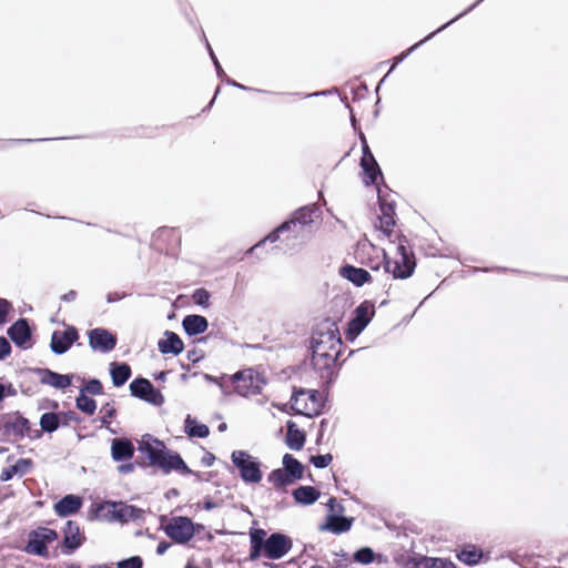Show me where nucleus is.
I'll return each instance as SVG.
<instances>
[{"instance_id": "1", "label": "nucleus", "mask_w": 568, "mask_h": 568, "mask_svg": "<svg viewBox=\"0 0 568 568\" xmlns=\"http://www.w3.org/2000/svg\"><path fill=\"white\" fill-rule=\"evenodd\" d=\"M139 449L146 455L152 465L159 466L165 473L174 469L183 474H192L179 454L168 452L164 444L151 435L142 437Z\"/></svg>"}, {"instance_id": "2", "label": "nucleus", "mask_w": 568, "mask_h": 568, "mask_svg": "<svg viewBox=\"0 0 568 568\" xmlns=\"http://www.w3.org/2000/svg\"><path fill=\"white\" fill-rule=\"evenodd\" d=\"M395 252L393 256H388L383 250L385 271L390 273L394 278H408L414 273L416 263L413 253L406 246V240L399 237L398 243L390 241Z\"/></svg>"}, {"instance_id": "3", "label": "nucleus", "mask_w": 568, "mask_h": 568, "mask_svg": "<svg viewBox=\"0 0 568 568\" xmlns=\"http://www.w3.org/2000/svg\"><path fill=\"white\" fill-rule=\"evenodd\" d=\"M341 337L334 323L327 322L324 328H318L312 336V353L323 355L324 352H339Z\"/></svg>"}, {"instance_id": "4", "label": "nucleus", "mask_w": 568, "mask_h": 568, "mask_svg": "<svg viewBox=\"0 0 568 568\" xmlns=\"http://www.w3.org/2000/svg\"><path fill=\"white\" fill-rule=\"evenodd\" d=\"M232 462L240 470V476L245 483L256 484L262 480L260 462L244 450H234Z\"/></svg>"}, {"instance_id": "5", "label": "nucleus", "mask_w": 568, "mask_h": 568, "mask_svg": "<svg viewBox=\"0 0 568 568\" xmlns=\"http://www.w3.org/2000/svg\"><path fill=\"white\" fill-rule=\"evenodd\" d=\"M235 392L241 396H252L258 394L264 384L260 375L253 369H244L231 376Z\"/></svg>"}, {"instance_id": "6", "label": "nucleus", "mask_w": 568, "mask_h": 568, "mask_svg": "<svg viewBox=\"0 0 568 568\" xmlns=\"http://www.w3.org/2000/svg\"><path fill=\"white\" fill-rule=\"evenodd\" d=\"M131 394L154 406H161L164 403V396L146 378H135L130 384Z\"/></svg>"}, {"instance_id": "7", "label": "nucleus", "mask_w": 568, "mask_h": 568, "mask_svg": "<svg viewBox=\"0 0 568 568\" xmlns=\"http://www.w3.org/2000/svg\"><path fill=\"white\" fill-rule=\"evenodd\" d=\"M165 532L174 541L185 544L194 536V528L189 518L176 517L166 526Z\"/></svg>"}, {"instance_id": "8", "label": "nucleus", "mask_w": 568, "mask_h": 568, "mask_svg": "<svg viewBox=\"0 0 568 568\" xmlns=\"http://www.w3.org/2000/svg\"><path fill=\"white\" fill-rule=\"evenodd\" d=\"M318 394L315 390H297L292 396V407L300 414L312 415L317 412Z\"/></svg>"}, {"instance_id": "9", "label": "nucleus", "mask_w": 568, "mask_h": 568, "mask_svg": "<svg viewBox=\"0 0 568 568\" xmlns=\"http://www.w3.org/2000/svg\"><path fill=\"white\" fill-rule=\"evenodd\" d=\"M292 548V540L283 534H272L265 540L264 555L268 559H281Z\"/></svg>"}, {"instance_id": "10", "label": "nucleus", "mask_w": 568, "mask_h": 568, "mask_svg": "<svg viewBox=\"0 0 568 568\" xmlns=\"http://www.w3.org/2000/svg\"><path fill=\"white\" fill-rule=\"evenodd\" d=\"M78 338L79 333L74 326H68L64 331H54L51 336L50 348L57 355L64 354Z\"/></svg>"}, {"instance_id": "11", "label": "nucleus", "mask_w": 568, "mask_h": 568, "mask_svg": "<svg viewBox=\"0 0 568 568\" xmlns=\"http://www.w3.org/2000/svg\"><path fill=\"white\" fill-rule=\"evenodd\" d=\"M101 510L109 520L128 521L135 518L138 509L124 503L108 501L101 506Z\"/></svg>"}, {"instance_id": "12", "label": "nucleus", "mask_w": 568, "mask_h": 568, "mask_svg": "<svg viewBox=\"0 0 568 568\" xmlns=\"http://www.w3.org/2000/svg\"><path fill=\"white\" fill-rule=\"evenodd\" d=\"M375 314V307L369 302H364L355 310V315L348 324V332L354 335L361 334L368 325Z\"/></svg>"}, {"instance_id": "13", "label": "nucleus", "mask_w": 568, "mask_h": 568, "mask_svg": "<svg viewBox=\"0 0 568 568\" xmlns=\"http://www.w3.org/2000/svg\"><path fill=\"white\" fill-rule=\"evenodd\" d=\"M89 345L94 351L108 353L115 347L116 337L105 328H94L89 332Z\"/></svg>"}, {"instance_id": "14", "label": "nucleus", "mask_w": 568, "mask_h": 568, "mask_svg": "<svg viewBox=\"0 0 568 568\" xmlns=\"http://www.w3.org/2000/svg\"><path fill=\"white\" fill-rule=\"evenodd\" d=\"M316 212L317 207L315 206L301 207L297 211H295L291 220L281 224V230H292V232L300 233V227L313 223Z\"/></svg>"}, {"instance_id": "15", "label": "nucleus", "mask_w": 568, "mask_h": 568, "mask_svg": "<svg viewBox=\"0 0 568 568\" xmlns=\"http://www.w3.org/2000/svg\"><path fill=\"white\" fill-rule=\"evenodd\" d=\"M63 552L67 555L77 550L84 541V536L77 523L68 520L63 530Z\"/></svg>"}, {"instance_id": "16", "label": "nucleus", "mask_w": 568, "mask_h": 568, "mask_svg": "<svg viewBox=\"0 0 568 568\" xmlns=\"http://www.w3.org/2000/svg\"><path fill=\"white\" fill-rule=\"evenodd\" d=\"M8 427L14 436H27L30 439H38L41 437V430L32 429L30 422L21 415H16L8 423Z\"/></svg>"}, {"instance_id": "17", "label": "nucleus", "mask_w": 568, "mask_h": 568, "mask_svg": "<svg viewBox=\"0 0 568 568\" xmlns=\"http://www.w3.org/2000/svg\"><path fill=\"white\" fill-rule=\"evenodd\" d=\"M8 335L12 342L22 348H28L29 341L31 338V331L27 320L20 318L9 329Z\"/></svg>"}, {"instance_id": "18", "label": "nucleus", "mask_w": 568, "mask_h": 568, "mask_svg": "<svg viewBox=\"0 0 568 568\" xmlns=\"http://www.w3.org/2000/svg\"><path fill=\"white\" fill-rule=\"evenodd\" d=\"M40 376L41 384L50 385L57 389H64L71 385L72 376L71 375H62L55 372H52L48 368H41L38 371Z\"/></svg>"}, {"instance_id": "19", "label": "nucleus", "mask_w": 568, "mask_h": 568, "mask_svg": "<svg viewBox=\"0 0 568 568\" xmlns=\"http://www.w3.org/2000/svg\"><path fill=\"white\" fill-rule=\"evenodd\" d=\"M82 507V498L77 495H67L54 504V511L60 517L75 514Z\"/></svg>"}, {"instance_id": "20", "label": "nucleus", "mask_w": 568, "mask_h": 568, "mask_svg": "<svg viewBox=\"0 0 568 568\" xmlns=\"http://www.w3.org/2000/svg\"><path fill=\"white\" fill-rule=\"evenodd\" d=\"M158 347L162 354L179 355L183 351L184 344L178 334L166 331L164 338L159 341Z\"/></svg>"}, {"instance_id": "21", "label": "nucleus", "mask_w": 568, "mask_h": 568, "mask_svg": "<svg viewBox=\"0 0 568 568\" xmlns=\"http://www.w3.org/2000/svg\"><path fill=\"white\" fill-rule=\"evenodd\" d=\"M134 454L132 443L126 438H114L111 442V456L115 462L131 459Z\"/></svg>"}, {"instance_id": "22", "label": "nucleus", "mask_w": 568, "mask_h": 568, "mask_svg": "<svg viewBox=\"0 0 568 568\" xmlns=\"http://www.w3.org/2000/svg\"><path fill=\"white\" fill-rule=\"evenodd\" d=\"M32 460L29 458H20L16 462V464L8 466L1 470L0 480L8 481L14 475L23 476L28 474L32 468Z\"/></svg>"}, {"instance_id": "23", "label": "nucleus", "mask_w": 568, "mask_h": 568, "mask_svg": "<svg viewBox=\"0 0 568 568\" xmlns=\"http://www.w3.org/2000/svg\"><path fill=\"white\" fill-rule=\"evenodd\" d=\"M339 274L342 277L348 280L356 286H362L363 284L371 281V274L366 270L352 265H345L341 267Z\"/></svg>"}, {"instance_id": "24", "label": "nucleus", "mask_w": 568, "mask_h": 568, "mask_svg": "<svg viewBox=\"0 0 568 568\" xmlns=\"http://www.w3.org/2000/svg\"><path fill=\"white\" fill-rule=\"evenodd\" d=\"M361 165L366 174V184H375L379 175H382L381 169L372 154L371 151L364 152L361 159Z\"/></svg>"}, {"instance_id": "25", "label": "nucleus", "mask_w": 568, "mask_h": 568, "mask_svg": "<svg viewBox=\"0 0 568 568\" xmlns=\"http://www.w3.org/2000/svg\"><path fill=\"white\" fill-rule=\"evenodd\" d=\"M183 328L189 335H197L206 331L209 323L204 316L187 315L182 322Z\"/></svg>"}, {"instance_id": "26", "label": "nucleus", "mask_w": 568, "mask_h": 568, "mask_svg": "<svg viewBox=\"0 0 568 568\" xmlns=\"http://www.w3.org/2000/svg\"><path fill=\"white\" fill-rule=\"evenodd\" d=\"M286 427V445L293 450L302 449L305 443V434L292 420L287 422Z\"/></svg>"}, {"instance_id": "27", "label": "nucleus", "mask_w": 568, "mask_h": 568, "mask_svg": "<svg viewBox=\"0 0 568 568\" xmlns=\"http://www.w3.org/2000/svg\"><path fill=\"white\" fill-rule=\"evenodd\" d=\"M483 0H478L477 2H475L473 6H470L467 10H465L464 12L459 13L457 17H455L454 19H452L450 21H448L446 24H444L443 27H440L439 29H437L435 32H432L429 36H427L424 40L419 41L418 43L414 44L413 47H410L406 52L402 53L400 55L396 57L394 59V63L390 68V71L399 63L402 62L410 52H413L419 44L424 43L425 41H427L428 39H430L435 33L444 30L447 26H449L450 23L455 22L456 20H458L460 17L465 16L466 13H468L469 11H471L479 2H481Z\"/></svg>"}, {"instance_id": "28", "label": "nucleus", "mask_w": 568, "mask_h": 568, "mask_svg": "<svg viewBox=\"0 0 568 568\" xmlns=\"http://www.w3.org/2000/svg\"><path fill=\"white\" fill-rule=\"evenodd\" d=\"M293 497L298 504L312 505L318 499L320 491L312 486H301L293 491Z\"/></svg>"}, {"instance_id": "29", "label": "nucleus", "mask_w": 568, "mask_h": 568, "mask_svg": "<svg viewBox=\"0 0 568 568\" xmlns=\"http://www.w3.org/2000/svg\"><path fill=\"white\" fill-rule=\"evenodd\" d=\"M394 225L395 220L392 207L385 209L382 206V215L378 216V224L375 226L383 233L384 236L390 237Z\"/></svg>"}, {"instance_id": "30", "label": "nucleus", "mask_w": 568, "mask_h": 568, "mask_svg": "<svg viewBox=\"0 0 568 568\" xmlns=\"http://www.w3.org/2000/svg\"><path fill=\"white\" fill-rule=\"evenodd\" d=\"M110 374L112 377L113 385L119 387L126 383V381L131 376V368L128 364H116L112 363L110 368Z\"/></svg>"}, {"instance_id": "31", "label": "nucleus", "mask_w": 568, "mask_h": 568, "mask_svg": "<svg viewBox=\"0 0 568 568\" xmlns=\"http://www.w3.org/2000/svg\"><path fill=\"white\" fill-rule=\"evenodd\" d=\"M352 520L345 517L338 516H328L327 523L322 527V529L333 531L335 534L345 532L351 529Z\"/></svg>"}, {"instance_id": "32", "label": "nucleus", "mask_w": 568, "mask_h": 568, "mask_svg": "<svg viewBox=\"0 0 568 568\" xmlns=\"http://www.w3.org/2000/svg\"><path fill=\"white\" fill-rule=\"evenodd\" d=\"M24 549L28 554L37 555L40 557H48L49 555L47 545L43 542V540L36 537V530H32L29 534L28 542Z\"/></svg>"}, {"instance_id": "33", "label": "nucleus", "mask_w": 568, "mask_h": 568, "mask_svg": "<svg viewBox=\"0 0 568 568\" xmlns=\"http://www.w3.org/2000/svg\"><path fill=\"white\" fill-rule=\"evenodd\" d=\"M338 352H324L323 355L312 353V363L315 369H331L336 361Z\"/></svg>"}, {"instance_id": "34", "label": "nucleus", "mask_w": 568, "mask_h": 568, "mask_svg": "<svg viewBox=\"0 0 568 568\" xmlns=\"http://www.w3.org/2000/svg\"><path fill=\"white\" fill-rule=\"evenodd\" d=\"M283 468L296 480L303 477V465L291 454L283 456Z\"/></svg>"}, {"instance_id": "35", "label": "nucleus", "mask_w": 568, "mask_h": 568, "mask_svg": "<svg viewBox=\"0 0 568 568\" xmlns=\"http://www.w3.org/2000/svg\"><path fill=\"white\" fill-rule=\"evenodd\" d=\"M457 557L466 565L474 566L480 561L483 551L475 546H467L457 555Z\"/></svg>"}, {"instance_id": "36", "label": "nucleus", "mask_w": 568, "mask_h": 568, "mask_svg": "<svg viewBox=\"0 0 568 568\" xmlns=\"http://www.w3.org/2000/svg\"><path fill=\"white\" fill-rule=\"evenodd\" d=\"M185 432L190 437L205 438L210 434V429L204 424H197L191 416L185 419Z\"/></svg>"}, {"instance_id": "37", "label": "nucleus", "mask_w": 568, "mask_h": 568, "mask_svg": "<svg viewBox=\"0 0 568 568\" xmlns=\"http://www.w3.org/2000/svg\"><path fill=\"white\" fill-rule=\"evenodd\" d=\"M296 479L291 477L284 468L273 470L268 476V481L276 487H285L292 485Z\"/></svg>"}, {"instance_id": "38", "label": "nucleus", "mask_w": 568, "mask_h": 568, "mask_svg": "<svg viewBox=\"0 0 568 568\" xmlns=\"http://www.w3.org/2000/svg\"><path fill=\"white\" fill-rule=\"evenodd\" d=\"M60 425L59 415L55 413H44L40 418L41 432L52 433Z\"/></svg>"}, {"instance_id": "39", "label": "nucleus", "mask_w": 568, "mask_h": 568, "mask_svg": "<svg viewBox=\"0 0 568 568\" xmlns=\"http://www.w3.org/2000/svg\"><path fill=\"white\" fill-rule=\"evenodd\" d=\"M77 407L88 415H92L95 412L97 404L95 400L91 397L87 396L83 390H81L80 395L77 397Z\"/></svg>"}, {"instance_id": "40", "label": "nucleus", "mask_w": 568, "mask_h": 568, "mask_svg": "<svg viewBox=\"0 0 568 568\" xmlns=\"http://www.w3.org/2000/svg\"><path fill=\"white\" fill-rule=\"evenodd\" d=\"M423 565L425 568H457L454 562L444 558H425Z\"/></svg>"}, {"instance_id": "41", "label": "nucleus", "mask_w": 568, "mask_h": 568, "mask_svg": "<svg viewBox=\"0 0 568 568\" xmlns=\"http://www.w3.org/2000/svg\"><path fill=\"white\" fill-rule=\"evenodd\" d=\"M36 537L40 538L45 545H48L58 539V534L53 529L41 527L36 530Z\"/></svg>"}, {"instance_id": "42", "label": "nucleus", "mask_w": 568, "mask_h": 568, "mask_svg": "<svg viewBox=\"0 0 568 568\" xmlns=\"http://www.w3.org/2000/svg\"><path fill=\"white\" fill-rule=\"evenodd\" d=\"M354 559L359 564L367 565L374 560V552L371 548L364 547L354 554Z\"/></svg>"}, {"instance_id": "43", "label": "nucleus", "mask_w": 568, "mask_h": 568, "mask_svg": "<svg viewBox=\"0 0 568 568\" xmlns=\"http://www.w3.org/2000/svg\"><path fill=\"white\" fill-rule=\"evenodd\" d=\"M143 560L140 556H133L116 562V568H142Z\"/></svg>"}, {"instance_id": "44", "label": "nucleus", "mask_w": 568, "mask_h": 568, "mask_svg": "<svg viewBox=\"0 0 568 568\" xmlns=\"http://www.w3.org/2000/svg\"><path fill=\"white\" fill-rule=\"evenodd\" d=\"M287 231L288 230H281V225H280L275 231H273L271 234H268L264 240L260 241L254 246H252L248 250V253L254 252L257 247L262 246L266 241H268L271 243L276 242L280 239V234L287 232Z\"/></svg>"}, {"instance_id": "45", "label": "nucleus", "mask_w": 568, "mask_h": 568, "mask_svg": "<svg viewBox=\"0 0 568 568\" xmlns=\"http://www.w3.org/2000/svg\"><path fill=\"white\" fill-rule=\"evenodd\" d=\"M82 390L91 395H99L102 393V384L99 379H90Z\"/></svg>"}, {"instance_id": "46", "label": "nucleus", "mask_w": 568, "mask_h": 568, "mask_svg": "<svg viewBox=\"0 0 568 568\" xmlns=\"http://www.w3.org/2000/svg\"><path fill=\"white\" fill-rule=\"evenodd\" d=\"M265 536H266V532L263 529H255V530H253L250 534L251 544L252 545H258V546L265 548Z\"/></svg>"}, {"instance_id": "47", "label": "nucleus", "mask_w": 568, "mask_h": 568, "mask_svg": "<svg viewBox=\"0 0 568 568\" xmlns=\"http://www.w3.org/2000/svg\"><path fill=\"white\" fill-rule=\"evenodd\" d=\"M332 455L329 454H325V455H317V456H313L311 458V462L312 464L316 467V468H324L326 466L329 465V463L332 462Z\"/></svg>"}, {"instance_id": "48", "label": "nucleus", "mask_w": 568, "mask_h": 568, "mask_svg": "<svg viewBox=\"0 0 568 568\" xmlns=\"http://www.w3.org/2000/svg\"><path fill=\"white\" fill-rule=\"evenodd\" d=\"M193 298L196 304L207 306L209 300H210V294L206 290L200 288V290L195 291Z\"/></svg>"}, {"instance_id": "49", "label": "nucleus", "mask_w": 568, "mask_h": 568, "mask_svg": "<svg viewBox=\"0 0 568 568\" xmlns=\"http://www.w3.org/2000/svg\"><path fill=\"white\" fill-rule=\"evenodd\" d=\"M101 413L103 414L102 417H101V422L102 424L104 425H108L109 424V420L110 418L113 417L114 413H115V409L110 405V404H105L102 408H101Z\"/></svg>"}, {"instance_id": "50", "label": "nucleus", "mask_w": 568, "mask_h": 568, "mask_svg": "<svg viewBox=\"0 0 568 568\" xmlns=\"http://www.w3.org/2000/svg\"><path fill=\"white\" fill-rule=\"evenodd\" d=\"M11 310V305L7 300L0 298V323L6 321L8 313Z\"/></svg>"}, {"instance_id": "51", "label": "nucleus", "mask_w": 568, "mask_h": 568, "mask_svg": "<svg viewBox=\"0 0 568 568\" xmlns=\"http://www.w3.org/2000/svg\"><path fill=\"white\" fill-rule=\"evenodd\" d=\"M11 347L9 342L4 337H0V359L4 358L10 354Z\"/></svg>"}, {"instance_id": "52", "label": "nucleus", "mask_w": 568, "mask_h": 568, "mask_svg": "<svg viewBox=\"0 0 568 568\" xmlns=\"http://www.w3.org/2000/svg\"><path fill=\"white\" fill-rule=\"evenodd\" d=\"M262 550H264V547L251 544L250 559L256 560L261 556Z\"/></svg>"}, {"instance_id": "53", "label": "nucleus", "mask_w": 568, "mask_h": 568, "mask_svg": "<svg viewBox=\"0 0 568 568\" xmlns=\"http://www.w3.org/2000/svg\"><path fill=\"white\" fill-rule=\"evenodd\" d=\"M170 547V544L168 542H160L156 547V554L158 555H164L166 552V550L169 549Z\"/></svg>"}, {"instance_id": "54", "label": "nucleus", "mask_w": 568, "mask_h": 568, "mask_svg": "<svg viewBox=\"0 0 568 568\" xmlns=\"http://www.w3.org/2000/svg\"><path fill=\"white\" fill-rule=\"evenodd\" d=\"M124 297V294H118V293H109L108 296H106V301L108 303H112V302H115L118 300H121Z\"/></svg>"}, {"instance_id": "55", "label": "nucleus", "mask_w": 568, "mask_h": 568, "mask_svg": "<svg viewBox=\"0 0 568 568\" xmlns=\"http://www.w3.org/2000/svg\"><path fill=\"white\" fill-rule=\"evenodd\" d=\"M209 50H210L211 58H212V60H213V62L215 64V68L217 70V73L221 74L223 72L222 68H221L216 57L214 55V53H213V51H212V49L210 47H209Z\"/></svg>"}, {"instance_id": "56", "label": "nucleus", "mask_w": 568, "mask_h": 568, "mask_svg": "<svg viewBox=\"0 0 568 568\" xmlns=\"http://www.w3.org/2000/svg\"><path fill=\"white\" fill-rule=\"evenodd\" d=\"M214 459H215V458H214V456H213L212 454H206V455L203 457L202 462H203V464H204V465H206V466H211V465L213 464Z\"/></svg>"}, {"instance_id": "57", "label": "nucleus", "mask_w": 568, "mask_h": 568, "mask_svg": "<svg viewBox=\"0 0 568 568\" xmlns=\"http://www.w3.org/2000/svg\"><path fill=\"white\" fill-rule=\"evenodd\" d=\"M203 507L205 510H212L217 507V504L209 499L204 501Z\"/></svg>"}, {"instance_id": "58", "label": "nucleus", "mask_w": 568, "mask_h": 568, "mask_svg": "<svg viewBox=\"0 0 568 568\" xmlns=\"http://www.w3.org/2000/svg\"><path fill=\"white\" fill-rule=\"evenodd\" d=\"M16 394H17V390L12 386V384H9L6 386V396H14Z\"/></svg>"}, {"instance_id": "59", "label": "nucleus", "mask_w": 568, "mask_h": 568, "mask_svg": "<svg viewBox=\"0 0 568 568\" xmlns=\"http://www.w3.org/2000/svg\"><path fill=\"white\" fill-rule=\"evenodd\" d=\"M119 470H120L121 473H130V471H132V470H133V465H132V464L121 465V466L119 467Z\"/></svg>"}, {"instance_id": "60", "label": "nucleus", "mask_w": 568, "mask_h": 568, "mask_svg": "<svg viewBox=\"0 0 568 568\" xmlns=\"http://www.w3.org/2000/svg\"><path fill=\"white\" fill-rule=\"evenodd\" d=\"M6 397V385L0 384V402Z\"/></svg>"}, {"instance_id": "61", "label": "nucleus", "mask_w": 568, "mask_h": 568, "mask_svg": "<svg viewBox=\"0 0 568 568\" xmlns=\"http://www.w3.org/2000/svg\"><path fill=\"white\" fill-rule=\"evenodd\" d=\"M65 300L71 301L75 297V292L71 291L63 296Z\"/></svg>"}, {"instance_id": "62", "label": "nucleus", "mask_w": 568, "mask_h": 568, "mask_svg": "<svg viewBox=\"0 0 568 568\" xmlns=\"http://www.w3.org/2000/svg\"><path fill=\"white\" fill-rule=\"evenodd\" d=\"M229 82H230L232 85L236 87V88H240V89H243V90H245V89H246L244 85H242V84H240V83H237V82H235V81H229Z\"/></svg>"}, {"instance_id": "63", "label": "nucleus", "mask_w": 568, "mask_h": 568, "mask_svg": "<svg viewBox=\"0 0 568 568\" xmlns=\"http://www.w3.org/2000/svg\"><path fill=\"white\" fill-rule=\"evenodd\" d=\"M367 151H369V148H368V145L364 142V145H363V153H364V152H367Z\"/></svg>"}, {"instance_id": "64", "label": "nucleus", "mask_w": 568, "mask_h": 568, "mask_svg": "<svg viewBox=\"0 0 568 568\" xmlns=\"http://www.w3.org/2000/svg\"><path fill=\"white\" fill-rule=\"evenodd\" d=\"M185 568H199V567H196V566H194V565H192V564H187V565L185 566Z\"/></svg>"}]
</instances>
